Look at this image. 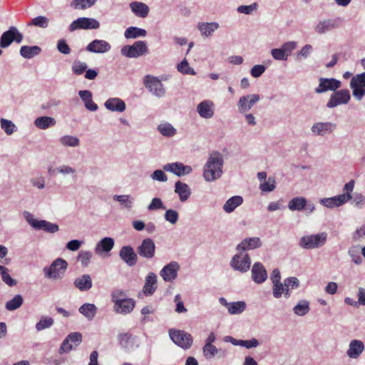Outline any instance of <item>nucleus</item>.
<instances>
[{
    "label": "nucleus",
    "mask_w": 365,
    "mask_h": 365,
    "mask_svg": "<svg viewBox=\"0 0 365 365\" xmlns=\"http://www.w3.org/2000/svg\"><path fill=\"white\" fill-rule=\"evenodd\" d=\"M158 130L161 135L166 137L173 136L176 133V129L168 123L160 124L158 126Z\"/></svg>",
    "instance_id": "43"
},
{
    "label": "nucleus",
    "mask_w": 365,
    "mask_h": 365,
    "mask_svg": "<svg viewBox=\"0 0 365 365\" xmlns=\"http://www.w3.org/2000/svg\"><path fill=\"white\" fill-rule=\"evenodd\" d=\"M82 341V335L78 332H73L67 336L62 342L60 350L63 352L70 351L73 346H78Z\"/></svg>",
    "instance_id": "12"
},
{
    "label": "nucleus",
    "mask_w": 365,
    "mask_h": 365,
    "mask_svg": "<svg viewBox=\"0 0 365 365\" xmlns=\"http://www.w3.org/2000/svg\"><path fill=\"white\" fill-rule=\"evenodd\" d=\"M284 287H286L285 297H289V289H294L299 287V280L297 277H288L284 279Z\"/></svg>",
    "instance_id": "50"
},
{
    "label": "nucleus",
    "mask_w": 365,
    "mask_h": 365,
    "mask_svg": "<svg viewBox=\"0 0 365 365\" xmlns=\"http://www.w3.org/2000/svg\"><path fill=\"white\" fill-rule=\"evenodd\" d=\"M126 294L122 290H115L111 294V300L115 304L117 300L122 301L127 299Z\"/></svg>",
    "instance_id": "64"
},
{
    "label": "nucleus",
    "mask_w": 365,
    "mask_h": 365,
    "mask_svg": "<svg viewBox=\"0 0 365 365\" xmlns=\"http://www.w3.org/2000/svg\"><path fill=\"white\" fill-rule=\"evenodd\" d=\"M143 83L149 91L156 96L161 97L165 94L163 85L157 77L147 75L144 78Z\"/></svg>",
    "instance_id": "8"
},
{
    "label": "nucleus",
    "mask_w": 365,
    "mask_h": 365,
    "mask_svg": "<svg viewBox=\"0 0 365 365\" xmlns=\"http://www.w3.org/2000/svg\"><path fill=\"white\" fill-rule=\"evenodd\" d=\"M336 125L331 123H317L313 125L312 131L319 135H324L327 133H331Z\"/></svg>",
    "instance_id": "26"
},
{
    "label": "nucleus",
    "mask_w": 365,
    "mask_h": 365,
    "mask_svg": "<svg viewBox=\"0 0 365 365\" xmlns=\"http://www.w3.org/2000/svg\"><path fill=\"white\" fill-rule=\"evenodd\" d=\"M73 284L81 292L87 291L92 287V279L89 274H83L74 280Z\"/></svg>",
    "instance_id": "28"
},
{
    "label": "nucleus",
    "mask_w": 365,
    "mask_h": 365,
    "mask_svg": "<svg viewBox=\"0 0 365 365\" xmlns=\"http://www.w3.org/2000/svg\"><path fill=\"white\" fill-rule=\"evenodd\" d=\"M175 192L179 195L180 200L182 202L186 201L191 194V191L188 185L181 181L175 182Z\"/></svg>",
    "instance_id": "29"
},
{
    "label": "nucleus",
    "mask_w": 365,
    "mask_h": 365,
    "mask_svg": "<svg viewBox=\"0 0 365 365\" xmlns=\"http://www.w3.org/2000/svg\"><path fill=\"white\" fill-rule=\"evenodd\" d=\"M349 200H350L349 196L339 195L332 197L322 198L320 200V203L326 207L334 208L344 205Z\"/></svg>",
    "instance_id": "17"
},
{
    "label": "nucleus",
    "mask_w": 365,
    "mask_h": 365,
    "mask_svg": "<svg viewBox=\"0 0 365 365\" xmlns=\"http://www.w3.org/2000/svg\"><path fill=\"white\" fill-rule=\"evenodd\" d=\"M79 96L85 103L86 108L91 111H96L98 109V105L92 100V93L90 91H80Z\"/></svg>",
    "instance_id": "31"
},
{
    "label": "nucleus",
    "mask_w": 365,
    "mask_h": 365,
    "mask_svg": "<svg viewBox=\"0 0 365 365\" xmlns=\"http://www.w3.org/2000/svg\"><path fill=\"white\" fill-rule=\"evenodd\" d=\"M56 120L52 117L42 116L37 118L34 121V125L42 130H46L56 125Z\"/></svg>",
    "instance_id": "37"
},
{
    "label": "nucleus",
    "mask_w": 365,
    "mask_h": 365,
    "mask_svg": "<svg viewBox=\"0 0 365 365\" xmlns=\"http://www.w3.org/2000/svg\"><path fill=\"white\" fill-rule=\"evenodd\" d=\"M53 324V319L51 317H42L39 322L36 324L37 331H41L44 329L51 327Z\"/></svg>",
    "instance_id": "51"
},
{
    "label": "nucleus",
    "mask_w": 365,
    "mask_h": 365,
    "mask_svg": "<svg viewBox=\"0 0 365 365\" xmlns=\"http://www.w3.org/2000/svg\"><path fill=\"white\" fill-rule=\"evenodd\" d=\"M309 303L305 301L297 304L294 308V313L299 316L305 315L309 312Z\"/></svg>",
    "instance_id": "54"
},
{
    "label": "nucleus",
    "mask_w": 365,
    "mask_h": 365,
    "mask_svg": "<svg viewBox=\"0 0 365 365\" xmlns=\"http://www.w3.org/2000/svg\"><path fill=\"white\" fill-rule=\"evenodd\" d=\"M105 107L109 110L121 113L125 110V103L120 98H112L106 101Z\"/></svg>",
    "instance_id": "27"
},
{
    "label": "nucleus",
    "mask_w": 365,
    "mask_h": 365,
    "mask_svg": "<svg viewBox=\"0 0 365 365\" xmlns=\"http://www.w3.org/2000/svg\"><path fill=\"white\" fill-rule=\"evenodd\" d=\"M307 200L303 197H297L292 199L288 204L290 210L300 211L306 207Z\"/></svg>",
    "instance_id": "41"
},
{
    "label": "nucleus",
    "mask_w": 365,
    "mask_h": 365,
    "mask_svg": "<svg viewBox=\"0 0 365 365\" xmlns=\"http://www.w3.org/2000/svg\"><path fill=\"white\" fill-rule=\"evenodd\" d=\"M93 255L90 251L81 250L78 255V259L81 262L82 266L87 267L90 263Z\"/></svg>",
    "instance_id": "53"
},
{
    "label": "nucleus",
    "mask_w": 365,
    "mask_h": 365,
    "mask_svg": "<svg viewBox=\"0 0 365 365\" xmlns=\"http://www.w3.org/2000/svg\"><path fill=\"white\" fill-rule=\"evenodd\" d=\"M59 141L63 146L76 147L79 145L78 138L71 135H64L59 139Z\"/></svg>",
    "instance_id": "49"
},
{
    "label": "nucleus",
    "mask_w": 365,
    "mask_h": 365,
    "mask_svg": "<svg viewBox=\"0 0 365 365\" xmlns=\"http://www.w3.org/2000/svg\"><path fill=\"white\" fill-rule=\"evenodd\" d=\"M100 27L99 22L91 18L80 17L73 21L69 26V31L77 29H97Z\"/></svg>",
    "instance_id": "6"
},
{
    "label": "nucleus",
    "mask_w": 365,
    "mask_h": 365,
    "mask_svg": "<svg viewBox=\"0 0 365 365\" xmlns=\"http://www.w3.org/2000/svg\"><path fill=\"white\" fill-rule=\"evenodd\" d=\"M0 274L1 275L2 280L5 284L10 287H13L16 284V281L9 275V269L6 267L0 265Z\"/></svg>",
    "instance_id": "46"
},
{
    "label": "nucleus",
    "mask_w": 365,
    "mask_h": 365,
    "mask_svg": "<svg viewBox=\"0 0 365 365\" xmlns=\"http://www.w3.org/2000/svg\"><path fill=\"white\" fill-rule=\"evenodd\" d=\"M166 171H170L178 176L187 175L192 172V168L189 165H184L181 163H168L163 167Z\"/></svg>",
    "instance_id": "19"
},
{
    "label": "nucleus",
    "mask_w": 365,
    "mask_h": 365,
    "mask_svg": "<svg viewBox=\"0 0 365 365\" xmlns=\"http://www.w3.org/2000/svg\"><path fill=\"white\" fill-rule=\"evenodd\" d=\"M110 48L111 46L108 42L98 39L93 40L86 46V50L92 53H106Z\"/></svg>",
    "instance_id": "20"
},
{
    "label": "nucleus",
    "mask_w": 365,
    "mask_h": 365,
    "mask_svg": "<svg viewBox=\"0 0 365 365\" xmlns=\"http://www.w3.org/2000/svg\"><path fill=\"white\" fill-rule=\"evenodd\" d=\"M242 202L243 199L241 196H233L227 200L223 206V209L226 212L230 213L234 211L237 207L242 205Z\"/></svg>",
    "instance_id": "38"
},
{
    "label": "nucleus",
    "mask_w": 365,
    "mask_h": 365,
    "mask_svg": "<svg viewBox=\"0 0 365 365\" xmlns=\"http://www.w3.org/2000/svg\"><path fill=\"white\" fill-rule=\"evenodd\" d=\"M275 180L274 178H269L267 181H264L260 184V189L264 192H271L275 189Z\"/></svg>",
    "instance_id": "58"
},
{
    "label": "nucleus",
    "mask_w": 365,
    "mask_h": 365,
    "mask_svg": "<svg viewBox=\"0 0 365 365\" xmlns=\"http://www.w3.org/2000/svg\"><path fill=\"white\" fill-rule=\"evenodd\" d=\"M169 336L176 345L184 349H190L193 342L192 335L182 330L170 329Z\"/></svg>",
    "instance_id": "4"
},
{
    "label": "nucleus",
    "mask_w": 365,
    "mask_h": 365,
    "mask_svg": "<svg viewBox=\"0 0 365 365\" xmlns=\"http://www.w3.org/2000/svg\"><path fill=\"white\" fill-rule=\"evenodd\" d=\"M327 239L326 232H321L317 235H309L300 238L299 245L306 250H312L323 246Z\"/></svg>",
    "instance_id": "3"
},
{
    "label": "nucleus",
    "mask_w": 365,
    "mask_h": 365,
    "mask_svg": "<svg viewBox=\"0 0 365 365\" xmlns=\"http://www.w3.org/2000/svg\"><path fill=\"white\" fill-rule=\"evenodd\" d=\"M146 34L145 29L130 26L125 30L124 36L126 38H135L139 36H145Z\"/></svg>",
    "instance_id": "42"
},
{
    "label": "nucleus",
    "mask_w": 365,
    "mask_h": 365,
    "mask_svg": "<svg viewBox=\"0 0 365 365\" xmlns=\"http://www.w3.org/2000/svg\"><path fill=\"white\" fill-rule=\"evenodd\" d=\"M364 346L363 342L359 340H352L349 344V349L347 351V355L352 359H356L364 351Z\"/></svg>",
    "instance_id": "30"
},
{
    "label": "nucleus",
    "mask_w": 365,
    "mask_h": 365,
    "mask_svg": "<svg viewBox=\"0 0 365 365\" xmlns=\"http://www.w3.org/2000/svg\"><path fill=\"white\" fill-rule=\"evenodd\" d=\"M259 100L257 94L248 95L240 98L238 106L240 111L245 112L249 110L255 103Z\"/></svg>",
    "instance_id": "22"
},
{
    "label": "nucleus",
    "mask_w": 365,
    "mask_h": 365,
    "mask_svg": "<svg viewBox=\"0 0 365 365\" xmlns=\"http://www.w3.org/2000/svg\"><path fill=\"white\" fill-rule=\"evenodd\" d=\"M23 304V298L20 294H16L13 299L6 303L7 310L13 311L19 308Z\"/></svg>",
    "instance_id": "45"
},
{
    "label": "nucleus",
    "mask_w": 365,
    "mask_h": 365,
    "mask_svg": "<svg viewBox=\"0 0 365 365\" xmlns=\"http://www.w3.org/2000/svg\"><path fill=\"white\" fill-rule=\"evenodd\" d=\"M135 306V300L131 298H127L122 301L117 300L113 309L116 313L127 314L133 310Z\"/></svg>",
    "instance_id": "18"
},
{
    "label": "nucleus",
    "mask_w": 365,
    "mask_h": 365,
    "mask_svg": "<svg viewBox=\"0 0 365 365\" xmlns=\"http://www.w3.org/2000/svg\"><path fill=\"white\" fill-rule=\"evenodd\" d=\"M138 254L144 258L151 259L155 256V245L153 240L146 238L137 249Z\"/></svg>",
    "instance_id": "10"
},
{
    "label": "nucleus",
    "mask_w": 365,
    "mask_h": 365,
    "mask_svg": "<svg viewBox=\"0 0 365 365\" xmlns=\"http://www.w3.org/2000/svg\"><path fill=\"white\" fill-rule=\"evenodd\" d=\"M178 70L184 74H195L194 69L189 66V63L186 59L182 60L181 63L178 65Z\"/></svg>",
    "instance_id": "55"
},
{
    "label": "nucleus",
    "mask_w": 365,
    "mask_h": 365,
    "mask_svg": "<svg viewBox=\"0 0 365 365\" xmlns=\"http://www.w3.org/2000/svg\"><path fill=\"white\" fill-rule=\"evenodd\" d=\"M349 100H350L349 91L346 89H342V90L336 91L331 96V97L327 104V106L330 108H334L337 106L347 103Z\"/></svg>",
    "instance_id": "9"
},
{
    "label": "nucleus",
    "mask_w": 365,
    "mask_h": 365,
    "mask_svg": "<svg viewBox=\"0 0 365 365\" xmlns=\"http://www.w3.org/2000/svg\"><path fill=\"white\" fill-rule=\"evenodd\" d=\"M286 292V287H284V283L282 284L281 282L274 283L273 284V295L276 298H279L283 293Z\"/></svg>",
    "instance_id": "60"
},
{
    "label": "nucleus",
    "mask_w": 365,
    "mask_h": 365,
    "mask_svg": "<svg viewBox=\"0 0 365 365\" xmlns=\"http://www.w3.org/2000/svg\"><path fill=\"white\" fill-rule=\"evenodd\" d=\"M341 87V82L335 78H319V86L315 89L316 93H322L328 91H335Z\"/></svg>",
    "instance_id": "14"
},
{
    "label": "nucleus",
    "mask_w": 365,
    "mask_h": 365,
    "mask_svg": "<svg viewBox=\"0 0 365 365\" xmlns=\"http://www.w3.org/2000/svg\"><path fill=\"white\" fill-rule=\"evenodd\" d=\"M1 127L7 135H11L14 131L15 125L11 120L1 118Z\"/></svg>",
    "instance_id": "56"
},
{
    "label": "nucleus",
    "mask_w": 365,
    "mask_h": 365,
    "mask_svg": "<svg viewBox=\"0 0 365 365\" xmlns=\"http://www.w3.org/2000/svg\"><path fill=\"white\" fill-rule=\"evenodd\" d=\"M28 222L35 229L43 230L49 233H55L58 231L59 227L56 224L51 223L46 220H37L34 219L26 218Z\"/></svg>",
    "instance_id": "16"
},
{
    "label": "nucleus",
    "mask_w": 365,
    "mask_h": 365,
    "mask_svg": "<svg viewBox=\"0 0 365 365\" xmlns=\"http://www.w3.org/2000/svg\"><path fill=\"white\" fill-rule=\"evenodd\" d=\"M262 242L259 237H251L243 240L237 247L238 251H246L261 247Z\"/></svg>",
    "instance_id": "24"
},
{
    "label": "nucleus",
    "mask_w": 365,
    "mask_h": 365,
    "mask_svg": "<svg viewBox=\"0 0 365 365\" xmlns=\"http://www.w3.org/2000/svg\"><path fill=\"white\" fill-rule=\"evenodd\" d=\"M214 103L210 101H203L198 104L197 110L199 115L204 118H210L214 115Z\"/></svg>",
    "instance_id": "23"
},
{
    "label": "nucleus",
    "mask_w": 365,
    "mask_h": 365,
    "mask_svg": "<svg viewBox=\"0 0 365 365\" xmlns=\"http://www.w3.org/2000/svg\"><path fill=\"white\" fill-rule=\"evenodd\" d=\"M41 49L38 46H23L20 48V54L25 58H31L40 53Z\"/></svg>",
    "instance_id": "40"
},
{
    "label": "nucleus",
    "mask_w": 365,
    "mask_h": 365,
    "mask_svg": "<svg viewBox=\"0 0 365 365\" xmlns=\"http://www.w3.org/2000/svg\"><path fill=\"white\" fill-rule=\"evenodd\" d=\"M14 31H16V28L11 26L8 31L3 33L0 38V46L1 48H6L14 41L15 34Z\"/></svg>",
    "instance_id": "35"
},
{
    "label": "nucleus",
    "mask_w": 365,
    "mask_h": 365,
    "mask_svg": "<svg viewBox=\"0 0 365 365\" xmlns=\"http://www.w3.org/2000/svg\"><path fill=\"white\" fill-rule=\"evenodd\" d=\"M201 35L205 37L210 36L212 33L219 28V24L216 22L199 23L197 26Z\"/></svg>",
    "instance_id": "34"
},
{
    "label": "nucleus",
    "mask_w": 365,
    "mask_h": 365,
    "mask_svg": "<svg viewBox=\"0 0 365 365\" xmlns=\"http://www.w3.org/2000/svg\"><path fill=\"white\" fill-rule=\"evenodd\" d=\"M252 278L257 284H261L267 279V271L260 262H255L254 264L252 269Z\"/></svg>",
    "instance_id": "21"
},
{
    "label": "nucleus",
    "mask_w": 365,
    "mask_h": 365,
    "mask_svg": "<svg viewBox=\"0 0 365 365\" xmlns=\"http://www.w3.org/2000/svg\"><path fill=\"white\" fill-rule=\"evenodd\" d=\"M251 261L247 254L242 256L235 255L231 260V266L233 269L245 272L250 268Z\"/></svg>",
    "instance_id": "11"
},
{
    "label": "nucleus",
    "mask_w": 365,
    "mask_h": 365,
    "mask_svg": "<svg viewBox=\"0 0 365 365\" xmlns=\"http://www.w3.org/2000/svg\"><path fill=\"white\" fill-rule=\"evenodd\" d=\"M115 200L119 202L121 205H124L127 208L131 207L133 203V198H130L129 195H115L113 197Z\"/></svg>",
    "instance_id": "59"
},
{
    "label": "nucleus",
    "mask_w": 365,
    "mask_h": 365,
    "mask_svg": "<svg viewBox=\"0 0 365 365\" xmlns=\"http://www.w3.org/2000/svg\"><path fill=\"white\" fill-rule=\"evenodd\" d=\"M271 54L275 60L286 61L287 59V53H284L281 48L272 49Z\"/></svg>",
    "instance_id": "61"
},
{
    "label": "nucleus",
    "mask_w": 365,
    "mask_h": 365,
    "mask_svg": "<svg viewBox=\"0 0 365 365\" xmlns=\"http://www.w3.org/2000/svg\"><path fill=\"white\" fill-rule=\"evenodd\" d=\"M88 66L85 62H81L80 61H75L72 65V71L76 75H81L83 74L87 69Z\"/></svg>",
    "instance_id": "52"
},
{
    "label": "nucleus",
    "mask_w": 365,
    "mask_h": 365,
    "mask_svg": "<svg viewBox=\"0 0 365 365\" xmlns=\"http://www.w3.org/2000/svg\"><path fill=\"white\" fill-rule=\"evenodd\" d=\"M120 258L128 266L133 267L136 264L138 261L137 254L133 248L130 246H123L119 252Z\"/></svg>",
    "instance_id": "13"
},
{
    "label": "nucleus",
    "mask_w": 365,
    "mask_h": 365,
    "mask_svg": "<svg viewBox=\"0 0 365 365\" xmlns=\"http://www.w3.org/2000/svg\"><path fill=\"white\" fill-rule=\"evenodd\" d=\"M78 311L88 319L91 320L96 314L97 307L93 304L85 303L80 307Z\"/></svg>",
    "instance_id": "39"
},
{
    "label": "nucleus",
    "mask_w": 365,
    "mask_h": 365,
    "mask_svg": "<svg viewBox=\"0 0 365 365\" xmlns=\"http://www.w3.org/2000/svg\"><path fill=\"white\" fill-rule=\"evenodd\" d=\"M68 263L62 258L55 259L50 267L43 268L44 275L46 278L53 279H61L67 269Z\"/></svg>",
    "instance_id": "2"
},
{
    "label": "nucleus",
    "mask_w": 365,
    "mask_h": 365,
    "mask_svg": "<svg viewBox=\"0 0 365 365\" xmlns=\"http://www.w3.org/2000/svg\"><path fill=\"white\" fill-rule=\"evenodd\" d=\"M57 48L58 51L63 54H69L71 53V48L67 44L65 39H60L57 43Z\"/></svg>",
    "instance_id": "63"
},
{
    "label": "nucleus",
    "mask_w": 365,
    "mask_h": 365,
    "mask_svg": "<svg viewBox=\"0 0 365 365\" xmlns=\"http://www.w3.org/2000/svg\"><path fill=\"white\" fill-rule=\"evenodd\" d=\"M157 289V277L153 272H150L145 278L143 292L146 295H152Z\"/></svg>",
    "instance_id": "25"
},
{
    "label": "nucleus",
    "mask_w": 365,
    "mask_h": 365,
    "mask_svg": "<svg viewBox=\"0 0 365 365\" xmlns=\"http://www.w3.org/2000/svg\"><path fill=\"white\" fill-rule=\"evenodd\" d=\"M246 307V304L244 302H236L232 303H229V306L227 307L228 311L232 314H237L242 313Z\"/></svg>",
    "instance_id": "47"
},
{
    "label": "nucleus",
    "mask_w": 365,
    "mask_h": 365,
    "mask_svg": "<svg viewBox=\"0 0 365 365\" xmlns=\"http://www.w3.org/2000/svg\"><path fill=\"white\" fill-rule=\"evenodd\" d=\"M49 20L47 17L43 16H38L37 17L34 18L29 23H28V26H35L40 28H46L48 26Z\"/></svg>",
    "instance_id": "48"
},
{
    "label": "nucleus",
    "mask_w": 365,
    "mask_h": 365,
    "mask_svg": "<svg viewBox=\"0 0 365 365\" xmlns=\"http://www.w3.org/2000/svg\"><path fill=\"white\" fill-rule=\"evenodd\" d=\"M121 54L128 58H138L148 52V46L145 41H138L133 45L124 46L120 50Z\"/></svg>",
    "instance_id": "5"
},
{
    "label": "nucleus",
    "mask_w": 365,
    "mask_h": 365,
    "mask_svg": "<svg viewBox=\"0 0 365 365\" xmlns=\"http://www.w3.org/2000/svg\"><path fill=\"white\" fill-rule=\"evenodd\" d=\"M339 26L336 20L328 19L320 21L315 28V31L318 34H324L329 31Z\"/></svg>",
    "instance_id": "33"
},
{
    "label": "nucleus",
    "mask_w": 365,
    "mask_h": 365,
    "mask_svg": "<svg viewBox=\"0 0 365 365\" xmlns=\"http://www.w3.org/2000/svg\"><path fill=\"white\" fill-rule=\"evenodd\" d=\"M223 160L219 153L210 154L207 163L204 167L203 177L206 181H214L219 178L222 173Z\"/></svg>",
    "instance_id": "1"
},
{
    "label": "nucleus",
    "mask_w": 365,
    "mask_h": 365,
    "mask_svg": "<svg viewBox=\"0 0 365 365\" xmlns=\"http://www.w3.org/2000/svg\"><path fill=\"white\" fill-rule=\"evenodd\" d=\"M217 352V349L212 344H205L203 346V354L207 359L212 358Z\"/></svg>",
    "instance_id": "57"
},
{
    "label": "nucleus",
    "mask_w": 365,
    "mask_h": 365,
    "mask_svg": "<svg viewBox=\"0 0 365 365\" xmlns=\"http://www.w3.org/2000/svg\"><path fill=\"white\" fill-rule=\"evenodd\" d=\"M97 0H73L71 6L75 9H86L95 4Z\"/></svg>",
    "instance_id": "44"
},
{
    "label": "nucleus",
    "mask_w": 365,
    "mask_h": 365,
    "mask_svg": "<svg viewBox=\"0 0 365 365\" xmlns=\"http://www.w3.org/2000/svg\"><path fill=\"white\" fill-rule=\"evenodd\" d=\"M353 90V96L358 100H361L365 95V73L357 74L350 82Z\"/></svg>",
    "instance_id": "7"
},
{
    "label": "nucleus",
    "mask_w": 365,
    "mask_h": 365,
    "mask_svg": "<svg viewBox=\"0 0 365 365\" xmlns=\"http://www.w3.org/2000/svg\"><path fill=\"white\" fill-rule=\"evenodd\" d=\"M132 11L138 16L145 18L149 12V7L144 3L133 1L130 4Z\"/></svg>",
    "instance_id": "32"
},
{
    "label": "nucleus",
    "mask_w": 365,
    "mask_h": 365,
    "mask_svg": "<svg viewBox=\"0 0 365 365\" xmlns=\"http://www.w3.org/2000/svg\"><path fill=\"white\" fill-rule=\"evenodd\" d=\"M178 213L173 210H168L165 212V218L167 221L172 224H175L178 220Z\"/></svg>",
    "instance_id": "62"
},
{
    "label": "nucleus",
    "mask_w": 365,
    "mask_h": 365,
    "mask_svg": "<svg viewBox=\"0 0 365 365\" xmlns=\"http://www.w3.org/2000/svg\"><path fill=\"white\" fill-rule=\"evenodd\" d=\"M180 265L177 262H171L165 265L160 274L165 282H172L176 279Z\"/></svg>",
    "instance_id": "15"
},
{
    "label": "nucleus",
    "mask_w": 365,
    "mask_h": 365,
    "mask_svg": "<svg viewBox=\"0 0 365 365\" xmlns=\"http://www.w3.org/2000/svg\"><path fill=\"white\" fill-rule=\"evenodd\" d=\"M114 246V240L110 237H104L96 247V252L102 253L103 252H110Z\"/></svg>",
    "instance_id": "36"
}]
</instances>
